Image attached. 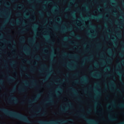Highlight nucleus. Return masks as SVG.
Here are the masks:
<instances>
[{
  "label": "nucleus",
  "instance_id": "obj_1",
  "mask_svg": "<svg viewBox=\"0 0 124 124\" xmlns=\"http://www.w3.org/2000/svg\"><path fill=\"white\" fill-rule=\"evenodd\" d=\"M8 115L11 117L17 118L28 123H31V122L29 120L26 116L21 114L15 112H11L9 113Z\"/></svg>",
  "mask_w": 124,
  "mask_h": 124
},
{
  "label": "nucleus",
  "instance_id": "obj_2",
  "mask_svg": "<svg viewBox=\"0 0 124 124\" xmlns=\"http://www.w3.org/2000/svg\"><path fill=\"white\" fill-rule=\"evenodd\" d=\"M67 121L63 120L58 121H39L38 122L39 124H63L66 123Z\"/></svg>",
  "mask_w": 124,
  "mask_h": 124
},
{
  "label": "nucleus",
  "instance_id": "obj_3",
  "mask_svg": "<svg viewBox=\"0 0 124 124\" xmlns=\"http://www.w3.org/2000/svg\"><path fill=\"white\" fill-rule=\"evenodd\" d=\"M79 116L85 119L87 123L89 124H98V122L96 121L93 119H89L86 117V116L83 114H80Z\"/></svg>",
  "mask_w": 124,
  "mask_h": 124
},
{
  "label": "nucleus",
  "instance_id": "obj_4",
  "mask_svg": "<svg viewBox=\"0 0 124 124\" xmlns=\"http://www.w3.org/2000/svg\"><path fill=\"white\" fill-rule=\"evenodd\" d=\"M8 101L10 103L16 104L18 102V100L16 97L12 95L8 99Z\"/></svg>",
  "mask_w": 124,
  "mask_h": 124
},
{
  "label": "nucleus",
  "instance_id": "obj_5",
  "mask_svg": "<svg viewBox=\"0 0 124 124\" xmlns=\"http://www.w3.org/2000/svg\"><path fill=\"white\" fill-rule=\"evenodd\" d=\"M41 94V93L38 94L35 98L33 99L32 100H29L28 102L29 104H32L35 102L39 99Z\"/></svg>",
  "mask_w": 124,
  "mask_h": 124
},
{
  "label": "nucleus",
  "instance_id": "obj_6",
  "mask_svg": "<svg viewBox=\"0 0 124 124\" xmlns=\"http://www.w3.org/2000/svg\"><path fill=\"white\" fill-rule=\"evenodd\" d=\"M75 109H79V110H84L85 109H88L89 110H92V109L96 110L97 109H101V110H104V109H106L107 110H123L124 109H62V110H75Z\"/></svg>",
  "mask_w": 124,
  "mask_h": 124
},
{
  "label": "nucleus",
  "instance_id": "obj_7",
  "mask_svg": "<svg viewBox=\"0 0 124 124\" xmlns=\"http://www.w3.org/2000/svg\"><path fill=\"white\" fill-rule=\"evenodd\" d=\"M53 100L51 98H49L48 100L42 102V104H46L53 103Z\"/></svg>",
  "mask_w": 124,
  "mask_h": 124
},
{
  "label": "nucleus",
  "instance_id": "obj_8",
  "mask_svg": "<svg viewBox=\"0 0 124 124\" xmlns=\"http://www.w3.org/2000/svg\"><path fill=\"white\" fill-rule=\"evenodd\" d=\"M63 55H69V57L70 58H71L72 57H74L75 58H77L78 57V56L77 55H76L74 56H73V55H71L70 54H68L65 52L64 53V54H63Z\"/></svg>",
  "mask_w": 124,
  "mask_h": 124
},
{
  "label": "nucleus",
  "instance_id": "obj_9",
  "mask_svg": "<svg viewBox=\"0 0 124 124\" xmlns=\"http://www.w3.org/2000/svg\"><path fill=\"white\" fill-rule=\"evenodd\" d=\"M8 81L9 83H11L14 81L15 80V78L13 77H11L9 76L8 77Z\"/></svg>",
  "mask_w": 124,
  "mask_h": 124
},
{
  "label": "nucleus",
  "instance_id": "obj_10",
  "mask_svg": "<svg viewBox=\"0 0 124 124\" xmlns=\"http://www.w3.org/2000/svg\"><path fill=\"white\" fill-rule=\"evenodd\" d=\"M69 90L73 92L74 93V94L75 95H77L78 93L77 92L76 90L74 88H73L71 87L69 88Z\"/></svg>",
  "mask_w": 124,
  "mask_h": 124
},
{
  "label": "nucleus",
  "instance_id": "obj_11",
  "mask_svg": "<svg viewBox=\"0 0 124 124\" xmlns=\"http://www.w3.org/2000/svg\"><path fill=\"white\" fill-rule=\"evenodd\" d=\"M26 90V89L23 87H21L19 89V91L22 92H25Z\"/></svg>",
  "mask_w": 124,
  "mask_h": 124
},
{
  "label": "nucleus",
  "instance_id": "obj_12",
  "mask_svg": "<svg viewBox=\"0 0 124 124\" xmlns=\"http://www.w3.org/2000/svg\"><path fill=\"white\" fill-rule=\"evenodd\" d=\"M21 42L22 43H24L25 41V37H22L20 39Z\"/></svg>",
  "mask_w": 124,
  "mask_h": 124
},
{
  "label": "nucleus",
  "instance_id": "obj_13",
  "mask_svg": "<svg viewBox=\"0 0 124 124\" xmlns=\"http://www.w3.org/2000/svg\"><path fill=\"white\" fill-rule=\"evenodd\" d=\"M116 119L113 117H110L109 118V120L110 121H115L116 120Z\"/></svg>",
  "mask_w": 124,
  "mask_h": 124
},
{
  "label": "nucleus",
  "instance_id": "obj_14",
  "mask_svg": "<svg viewBox=\"0 0 124 124\" xmlns=\"http://www.w3.org/2000/svg\"><path fill=\"white\" fill-rule=\"evenodd\" d=\"M87 79V77H85L84 78H83L82 80H85V82H82L81 81V83H85L86 82H87V81L86 80V79Z\"/></svg>",
  "mask_w": 124,
  "mask_h": 124
},
{
  "label": "nucleus",
  "instance_id": "obj_15",
  "mask_svg": "<svg viewBox=\"0 0 124 124\" xmlns=\"http://www.w3.org/2000/svg\"><path fill=\"white\" fill-rule=\"evenodd\" d=\"M35 39L34 38L30 39L29 40V42H30L34 43L35 41L34 40Z\"/></svg>",
  "mask_w": 124,
  "mask_h": 124
},
{
  "label": "nucleus",
  "instance_id": "obj_16",
  "mask_svg": "<svg viewBox=\"0 0 124 124\" xmlns=\"http://www.w3.org/2000/svg\"><path fill=\"white\" fill-rule=\"evenodd\" d=\"M76 100L80 102H83V101L80 98L78 97L77 98Z\"/></svg>",
  "mask_w": 124,
  "mask_h": 124
},
{
  "label": "nucleus",
  "instance_id": "obj_17",
  "mask_svg": "<svg viewBox=\"0 0 124 124\" xmlns=\"http://www.w3.org/2000/svg\"><path fill=\"white\" fill-rule=\"evenodd\" d=\"M92 18H93L94 19H95L97 21H99V18L97 17L96 16H95L94 17V16H92Z\"/></svg>",
  "mask_w": 124,
  "mask_h": 124
},
{
  "label": "nucleus",
  "instance_id": "obj_18",
  "mask_svg": "<svg viewBox=\"0 0 124 124\" xmlns=\"http://www.w3.org/2000/svg\"><path fill=\"white\" fill-rule=\"evenodd\" d=\"M110 85H112L113 86H115V84L114 82L113 81H111L110 82Z\"/></svg>",
  "mask_w": 124,
  "mask_h": 124
},
{
  "label": "nucleus",
  "instance_id": "obj_19",
  "mask_svg": "<svg viewBox=\"0 0 124 124\" xmlns=\"http://www.w3.org/2000/svg\"><path fill=\"white\" fill-rule=\"evenodd\" d=\"M92 76L93 77L95 78H98L99 77V76L98 75L96 76L92 75Z\"/></svg>",
  "mask_w": 124,
  "mask_h": 124
},
{
  "label": "nucleus",
  "instance_id": "obj_20",
  "mask_svg": "<svg viewBox=\"0 0 124 124\" xmlns=\"http://www.w3.org/2000/svg\"><path fill=\"white\" fill-rule=\"evenodd\" d=\"M45 114L44 113H42L41 114H38V116H43Z\"/></svg>",
  "mask_w": 124,
  "mask_h": 124
},
{
  "label": "nucleus",
  "instance_id": "obj_21",
  "mask_svg": "<svg viewBox=\"0 0 124 124\" xmlns=\"http://www.w3.org/2000/svg\"><path fill=\"white\" fill-rule=\"evenodd\" d=\"M66 30H62L61 31V32L62 33H65L66 31Z\"/></svg>",
  "mask_w": 124,
  "mask_h": 124
},
{
  "label": "nucleus",
  "instance_id": "obj_22",
  "mask_svg": "<svg viewBox=\"0 0 124 124\" xmlns=\"http://www.w3.org/2000/svg\"><path fill=\"white\" fill-rule=\"evenodd\" d=\"M40 15V17H43V13H42V12L41 11H40L39 12Z\"/></svg>",
  "mask_w": 124,
  "mask_h": 124
},
{
  "label": "nucleus",
  "instance_id": "obj_23",
  "mask_svg": "<svg viewBox=\"0 0 124 124\" xmlns=\"http://www.w3.org/2000/svg\"><path fill=\"white\" fill-rule=\"evenodd\" d=\"M21 67L22 69L24 70H25L26 69V67L24 66H22Z\"/></svg>",
  "mask_w": 124,
  "mask_h": 124
},
{
  "label": "nucleus",
  "instance_id": "obj_24",
  "mask_svg": "<svg viewBox=\"0 0 124 124\" xmlns=\"http://www.w3.org/2000/svg\"><path fill=\"white\" fill-rule=\"evenodd\" d=\"M115 103V101H112L110 103V104L112 105L114 104Z\"/></svg>",
  "mask_w": 124,
  "mask_h": 124
},
{
  "label": "nucleus",
  "instance_id": "obj_25",
  "mask_svg": "<svg viewBox=\"0 0 124 124\" xmlns=\"http://www.w3.org/2000/svg\"><path fill=\"white\" fill-rule=\"evenodd\" d=\"M76 37L78 39H79L81 38V37L79 35H77L76 36Z\"/></svg>",
  "mask_w": 124,
  "mask_h": 124
},
{
  "label": "nucleus",
  "instance_id": "obj_26",
  "mask_svg": "<svg viewBox=\"0 0 124 124\" xmlns=\"http://www.w3.org/2000/svg\"><path fill=\"white\" fill-rule=\"evenodd\" d=\"M84 59L85 60H86L87 61H88L91 60V58L89 59L88 58H85Z\"/></svg>",
  "mask_w": 124,
  "mask_h": 124
},
{
  "label": "nucleus",
  "instance_id": "obj_27",
  "mask_svg": "<svg viewBox=\"0 0 124 124\" xmlns=\"http://www.w3.org/2000/svg\"><path fill=\"white\" fill-rule=\"evenodd\" d=\"M70 69H71L72 70L75 69V67H70Z\"/></svg>",
  "mask_w": 124,
  "mask_h": 124
},
{
  "label": "nucleus",
  "instance_id": "obj_28",
  "mask_svg": "<svg viewBox=\"0 0 124 124\" xmlns=\"http://www.w3.org/2000/svg\"><path fill=\"white\" fill-rule=\"evenodd\" d=\"M116 91L117 92H118L119 93H121V92L120 90L119 89H117Z\"/></svg>",
  "mask_w": 124,
  "mask_h": 124
},
{
  "label": "nucleus",
  "instance_id": "obj_29",
  "mask_svg": "<svg viewBox=\"0 0 124 124\" xmlns=\"http://www.w3.org/2000/svg\"><path fill=\"white\" fill-rule=\"evenodd\" d=\"M37 116V115H33L32 116V118H34L35 117H36Z\"/></svg>",
  "mask_w": 124,
  "mask_h": 124
},
{
  "label": "nucleus",
  "instance_id": "obj_30",
  "mask_svg": "<svg viewBox=\"0 0 124 124\" xmlns=\"http://www.w3.org/2000/svg\"><path fill=\"white\" fill-rule=\"evenodd\" d=\"M24 33V31L23 30H22L20 31V33L21 34H23Z\"/></svg>",
  "mask_w": 124,
  "mask_h": 124
},
{
  "label": "nucleus",
  "instance_id": "obj_31",
  "mask_svg": "<svg viewBox=\"0 0 124 124\" xmlns=\"http://www.w3.org/2000/svg\"><path fill=\"white\" fill-rule=\"evenodd\" d=\"M5 27V26L4 25H3V26H2L1 28L0 29V30H2L3 28Z\"/></svg>",
  "mask_w": 124,
  "mask_h": 124
},
{
  "label": "nucleus",
  "instance_id": "obj_32",
  "mask_svg": "<svg viewBox=\"0 0 124 124\" xmlns=\"http://www.w3.org/2000/svg\"><path fill=\"white\" fill-rule=\"evenodd\" d=\"M15 90V88H14L11 91H10V93H13L14 92Z\"/></svg>",
  "mask_w": 124,
  "mask_h": 124
},
{
  "label": "nucleus",
  "instance_id": "obj_33",
  "mask_svg": "<svg viewBox=\"0 0 124 124\" xmlns=\"http://www.w3.org/2000/svg\"><path fill=\"white\" fill-rule=\"evenodd\" d=\"M72 16H73L74 17H76V16L75 15V14L74 13H72Z\"/></svg>",
  "mask_w": 124,
  "mask_h": 124
},
{
  "label": "nucleus",
  "instance_id": "obj_34",
  "mask_svg": "<svg viewBox=\"0 0 124 124\" xmlns=\"http://www.w3.org/2000/svg\"><path fill=\"white\" fill-rule=\"evenodd\" d=\"M16 63V62L15 61H12V62H11V65H12V64L13 63Z\"/></svg>",
  "mask_w": 124,
  "mask_h": 124
},
{
  "label": "nucleus",
  "instance_id": "obj_35",
  "mask_svg": "<svg viewBox=\"0 0 124 124\" xmlns=\"http://www.w3.org/2000/svg\"><path fill=\"white\" fill-rule=\"evenodd\" d=\"M27 81H24L23 82L26 85H27V84L26 83Z\"/></svg>",
  "mask_w": 124,
  "mask_h": 124
},
{
  "label": "nucleus",
  "instance_id": "obj_36",
  "mask_svg": "<svg viewBox=\"0 0 124 124\" xmlns=\"http://www.w3.org/2000/svg\"><path fill=\"white\" fill-rule=\"evenodd\" d=\"M36 59L37 60H39L40 59V57L39 56H37L36 58Z\"/></svg>",
  "mask_w": 124,
  "mask_h": 124
},
{
  "label": "nucleus",
  "instance_id": "obj_37",
  "mask_svg": "<svg viewBox=\"0 0 124 124\" xmlns=\"http://www.w3.org/2000/svg\"><path fill=\"white\" fill-rule=\"evenodd\" d=\"M24 60L26 61V62H27L28 63H30V62L29 61H27V60Z\"/></svg>",
  "mask_w": 124,
  "mask_h": 124
},
{
  "label": "nucleus",
  "instance_id": "obj_38",
  "mask_svg": "<svg viewBox=\"0 0 124 124\" xmlns=\"http://www.w3.org/2000/svg\"><path fill=\"white\" fill-rule=\"evenodd\" d=\"M78 75V73H76L74 74H73L72 75V76H77Z\"/></svg>",
  "mask_w": 124,
  "mask_h": 124
},
{
  "label": "nucleus",
  "instance_id": "obj_39",
  "mask_svg": "<svg viewBox=\"0 0 124 124\" xmlns=\"http://www.w3.org/2000/svg\"><path fill=\"white\" fill-rule=\"evenodd\" d=\"M120 56L121 57H122L123 56V54H122L121 53L120 54Z\"/></svg>",
  "mask_w": 124,
  "mask_h": 124
},
{
  "label": "nucleus",
  "instance_id": "obj_40",
  "mask_svg": "<svg viewBox=\"0 0 124 124\" xmlns=\"http://www.w3.org/2000/svg\"><path fill=\"white\" fill-rule=\"evenodd\" d=\"M35 85V84H33V85L30 86V87L31 88H32Z\"/></svg>",
  "mask_w": 124,
  "mask_h": 124
},
{
  "label": "nucleus",
  "instance_id": "obj_41",
  "mask_svg": "<svg viewBox=\"0 0 124 124\" xmlns=\"http://www.w3.org/2000/svg\"><path fill=\"white\" fill-rule=\"evenodd\" d=\"M26 76L27 77H30V75L28 74H27Z\"/></svg>",
  "mask_w": 124,
  "mask_h": 124
},
{
  "label": "nucleus",
  "instance_id": "obj_42",
  "mask_svg": "<svg viewBox=\"0 0 124 124\" xmlns=\"http://www.w3.org/2000/svg\"><path fill=\"white\" fill-rule=\"evenodd\" d=\"M69 10V9H68V8H67L66 9H65V11H67L68 10Z\"/></svg>",
  "mask_w": 124,
  "mask_h": 124
},
{
  "label": "nucleus",
  "instance_id": "obj_43",
  "mask_svg": "<svg viewBox=\"0 0 124 124\" xmlns=\"http://www.w3.org/2000/svg\"><path fill=\"white\" fill-rule=\"evenodd\" d=\"M3 81L2 80H0V84H2L3 83Z\"/></svg>",
  "mask_w": 124,
  "mask_h": 124
},
{
  "label": "nucleus",
  "instance_id": "obj_44",
  "mask_svg": "<svg viewBox=\"0 0 124 124\" xmlns=\"http://www.w3.org/2000/svg\"><path fill=\"white\" fill-rule=\"evenodd\" d=\"M69 43L71 44H75V43H73L71 41H70L69 42Z\"/></svg>",
  "mask_w": 124,
  "mask_h": 124
},
{
  "label": "nucleus",
  "instance_id": "obj_45",
  "mask_svg": "<svg viewBox=\"0 0 124 124\" xmlns=\"http://www.w3.org/2000/svg\"><path fill=\"white\" fill-rule=\"evenodd\" d=\"M42 66H43V67H46V65L45 64H44V65H42Z\"/></svg>",
  "mask_w": 124,
  "mask_h": 124
},
{
  "label": "nucleus",
  "instance_id": "obj_46",
  "mask_svg": "<svg viewBox=\"0 0 124 124\" xmlns=\"http://www.w3.org/2000/svg\"><path fill=\"white\" fill-rule=\"evenodd\" d=\"M63 46L65 47H67V46L66 45H63Z\"/></svg>",
  "mask_w": 124,
  "mask_h": 124
},
{
  "label": "nucleus",
  "instance_id": "obj_47",
  "mask_svg": "<svg viewBox=\"0 0 124 124\" xmlns=\"http://www.w3.org/2000/svg\"><path fill=\"white\" fill-rule=\"evenodd\" d=\"M124 105V104L123 103H121L120 104V105L121 106H123Z\"/></svg>",
  "mask_w": 124,
  "mask_h": 124
},
{
  "label": "nucleus",
  "instance_id": "obj_48",
  "mask_svg": "<svg viewBox=\"0 0 124 124\" xmlns=\"http://www.w3.org/2000/svg\"><path fill=\"white\" fill-rule=\"evenodd\" d=\"M47 80V78H46V79H43V81L44 82H45V81H46V80Z\"/></svg>",
  "mask_w": 124,
  "mask_h": 124
},
{
  "label": "nucleus",
  "instance_id": "obj_49",
  "mask_svg": "<svg viewBox=\"0 0 124 124\" xmlns=\"http://www.w3.org/2000/svg\"><path fill=\"white\" fill-rule=\"evenodd\" d=\"M20 15V13H18L16 14L17 16H19Z\"/></svg>",
  "mask_w": 124,
  "mask_h": 124
},
{
  "label": "nucleus",
  "instance_id": "obj_50",
  "mask_svg": "<svg viewBox=\"0 0 124 124\" xmlns=\"http://www.w3.org/2000/svg\"><path fill=\"white\" fill-rule=\"evenodd\" d=\"M18 6H20L22 7H23V6L21 4H19Z\"/></svg>",
  "mask_w": 124,
  "mask_h": 124
},
{
  "label": "nucleus",
  "instance_id": "obj_51",
  "mask_svg": "<svg viewBox=\"0 0 124 124\" xmlns=\"http://www.w3.org/2000/svg\"><path fill=\"white\" fill-rule=\"evenodd\" d=\"M117 124H124V122H122Z\"/></svg>",
  "mask_w": 124,
  "mask_h": 124
},
{
  "label": "nucleus",
  "instance_id": "obj_52",
  "mask_svg": "<svg viewBox=\"0 0 124 124\" xmlns=\"http://www.w3.org/2000/svg\"><path fill=\"white\" fill-rule=\"evenodd\" d=\"M71 34L72 35H75V33L74 32H73Z\"/></svg>",
  "mask_w": 124,
  "mask_h": 124
},
{
  "label": "nucleus",
  "instance_id": "obj_53",
  "mask_svg": "<svg viewBox=\"0 0 124 124\" xmlns=\"http://www.w3.org/2000/svg\"><path fill=\"white\" fill-rule=\"evenodd\" d=\"M67 37H66L64 39V40H67Z\"/></svg>",
  "mask_w": 124,
  "mask_h": 124
},
{
  "label": "nucleus",
  "instance_id": "obj_54",
  "mask_svg": "<svg viewBox=\"0 0 124 124\" xmlns=\"http://www.w3.org/2000/svg\"><path fill=\"white\" fill-rule=\"evenodd\" d=\"M46 86L47 87H49V85H46Z\"/></svg>",
  "mask_w": 124,
  "mask_h": 124
},
{
  "label": "nucleus",
  "instance_id": "obj_55",
  "mask_svg": "<svg viewBox=\"0 0 124 124\" xmlns=\"http://www.w3.org/2000/svg\"><path fill=\"white\" fill-rule=\"evenodd\" d=\"M92 69V67H90L89 68V69L90 70H91Z\"/></svg>",
  "mask_w": 124,
  "mask_h": 124
},
{
  "label": "nucleus",
  "instance_id": "obj_56",
  "mask_svg": "<svg viewBox=\"0 0 124 124\" xmlns=\"http://www.w3.org/2000/svg\"><path fill=\"white\" fill-rule=\"evenodd\" d=\"M93 101L95 103H97V102L96 101Z\"/></svg>",
  "mask_w": 124,
  "mask_h": 124
},
{
  "label": "nucleus",
  "instance_id": "obj_57",
  "mask_svg": "<svg viewBox=\"0 0 124 124\" xmlns=\"http://www.w3.org/2000/svg\"><path fill=\"white\" fill-rule=\"evenodd\" d=\"M107 67L108 68V69L109 70L110 69V68L109 66H107Z\"/></svg>",
  "mask_w": 124,
  "mask_h": 124
},
{
  "label": "nucleus",
  "instance_id": "obj_58",
  "mask_svg": "<svg viewBox=\"0 0 124 124\" xmlns=\"http://www.w3.org/2000/svg\"><path fill=\"white\" fill-rule=\"evenodd\" d=\"M36 1L38 2H40V1L39 0H36Z\"/></svg>",
  "mask_w": 124,
  "mask_h": 124
},
{
  "label": "nucleus",
  "instance_id": "obj_59",
  "mask_svg": "<svg viewBox=\"0 0 124 124\" xmlns=\"http://www.w3.org/2000/svg\"><path fill=\"white\" fill-rule=\"evenodd\" d=\"M41 69H42V68H41V69H39V71L40 72H42V71H41Z\"/></svg>",
  "mask_w": 124,
  "mask_h": 124
},
{
  "label": "nucleus",
  "instance_id": "obj_60",
  "mask_svg": "<svg viewBox=\"0 0 124 124\" xmlns=\"http://www.w3.org/2000/svg\"><path fill=\"white\" fill-rule=\"evenodd\" d=\"M16 23L17 24H18V21H16Z\"/></svg>",
  "mask_w": 124,
  "mask_h": 124
},
{
  "label": "nucleus",
  "instance_id": "obj_61",
  "mask_svg": "<svg viewBox=\"0 0 124 124\" xmlns=\"http://www.w3.org/2000/svg\"><path fill=\"white\" fill-rule=\"evenodd\" d=\"M34 30L35 31H37V30L34 29Z\"/></svg>",
  "mask_w": 124,
  "mask_h": 124
},
{
  "label": "nucleus",
  "instance_id": "obj_62",
  "mask_svg": "<svg viewBox=\"0 0 124 124\" xmlns=\"http://www.w3.org/2000/svg\"><path fill=\"white\" fill-rule=\"evenodd\" d=\"M122 4H123V5L124 7V2H122Z\"/></svg>",
  "mask_w": 124,
  "mask_h": 124
},
{
  "label": "nucleus",
  "instance_id": "obj_63",
  "mask_svg": "<svg viewBox=\"0 0 124 124\" xmlns=\"http://www.w3.org/2000/svg\"><path fill=\"white\" fill-rule=\"evenodd\" d=\"M94 99L95 100H96L97 99V97H94Z\"/></svg>",
  "mask_w": 124,
  "mask_h": 124
},
{
  "label": "nucleus",
  "instance_id": "obj_64",
  "mask_svg": "<svg viewBox=\"0 0 124 124\" xmlns=\"http://www.w3.org/2000/svg\"><path fill=\"white\" fill-rule=\"evenodd\" d=\"M15 0H11V1L12 2H13Z\"/></svg>",
  "mask_w": 124,
  "mask_h": 124
}]
</instances>
